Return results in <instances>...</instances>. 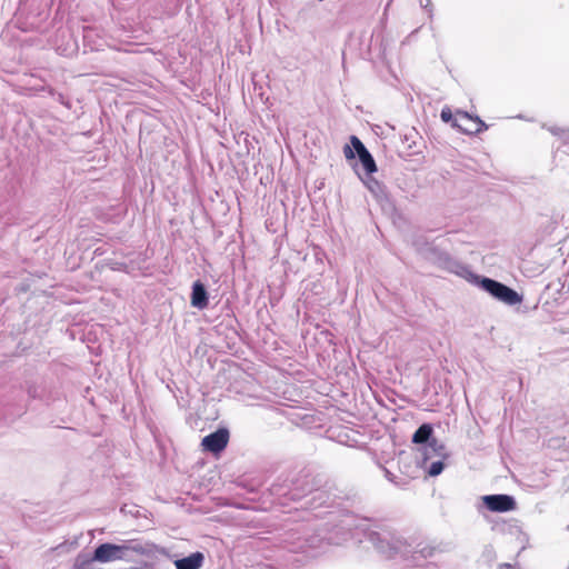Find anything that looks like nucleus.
Here are the masks:
<instances>
[{
    "label": "nucleus",
    "instance_id": "7ed1b4c3",
    "mask_svg": "<svg viewBox=\"0 0 569 569\" xmlns=\"http://www.w3.org/2000/svg\"><path fill=\"white\" fill-rule=\"evenodd\" d=\"M271 493L281 506H288L290 501L300 502V509L316 511L320 508L332 507L333 499L325 489H311L308 477L298 478L290 483H273Z\"/></svg>",
    "mask_w": 569,
    "mask_h": 569
},
{
    "label": "nucleus",
    "instance_id": "20e7f679",
    "mask_svg": "<svg viewBox=\"0 0 569 569\" xmlns=\"http://www.w3.org/2000/svg\"><path fill=\"white\" fill-rule=\"evenodd\" d=\"M325 531L308 520L307 523L298 525L284 533L282 547L289 552L313 556L331 539Z\"/></svg>",
    "mask_w": 569,
    "mask_h": 569
},
{
    "label": "nucleus",
    "instance_id": "4468645a",
    "mask_svg": "<svg viewBox=\"0 0 569 569\" xmlns=\"http://www.w3.org/2000/svg\"><path fill=\"white\" fill-rule=\"evenodd\" d=\"M358 158L367 174H371L377 171L376 161L369 150L362 152Z\"/></svg>",
    "mask_w": 569,
    "mask_h": 569
},
{
    "label": "nucleus",
    "instance_id": "f03ea898",
    "mask_svg": "<svg viewBox=\"0 0 569 569\" xmlns=\"http://www.w3.org/2000/svg\"><path fill=\"white\" fill-rule=\"evenodd\" d=\"M417 251L427 260L449 270L458 276L466 278L471 283L478 286L488 292L495 299L507 306H515L522 301V296L512 288L495 279L473 273L467 266L460 263L450 257L449 253L439 249L431 242L417 240L415 242Z\"/></svg>",
    "mask_w": 569,
    "mask_h": 569
},
{
    "label": "nucleus",
    "instance_id": "9b49d317",
    "mask_svg": "<svg viewBox=\"0 0 569 569\" xmlns=\"http://www.w3.org/2000/svg\"><path fill=\"white\" fill-rule=\"evenodd\" d=\"M432 426L430 423H423L415 431L412 436V442L426 446L427 443H430L431 440H437L436 438L432 437Z\"/></svg>",
    "mask_w": 569,
    "mask_h": 569
},
{
    "label": "nucleus",
    "instance_id": "5701e85b",
    "mask_svg": "<svg viewBox=\"0 0 569 569\" xmlns=\"http://www.w3.org/2000/svg\"><path fill=\"white\" fill-rule=\"evenodd\" d=\"M568 530H569V525H568Z\"/></svg>",
    "mask_w": 569,
    "mask_h": 569
},
{
    "label": "nucleus",
    "instance_id": "39448f33",
    "mask_svg": "<svg viewBox=\"0 0 569 569\" xmlns=\"http://www.w3.org/2000/svg\"><path fill=\"white\" fill-rule=\"evenodd\" d=\"M151 551L152 545L138 539L126 540L121 545L106 542L94 549V559L102 563L116 560L130 561L134 556L149 555Z\"/></svg>",
    "mask_w": 569,
    "mask_h": 569
},
{
    "label": "nucleus",
    "instance_id": "aec40b11",
    "mask_svg": "<svg viewBox=\"0 0 569 569\" xmlns=\"http://www.w3.org/2000/svg\"><path fill=\"white\" fill-rule=\"evenodd\" d=\"M368 187H369V189H370L372 192H375V191H376V189H379V188H380L379 182H378L377 180H373V179L369 181Z\"/></svg>",
    "mask_w": 569,
    "mask_h": 569
},
{
    "label": "nucleus",
    "instance_id": "4be33fe9",
    "mask_svg": "<svg viewBox=\"0 0 569 569\" xmlns=\"http://www.w3.org/2000/svg\"><path fill=\"white\" fill-rule=\"evenodd\" d=\"M322 513H323V512H318V513H315L313 516H315V518H319V517H321V516H322Z\"/></svg>",
    "mask_w": 569,
    "mask_h": 569
},
{
    "label": "nucleus",
    "instance_id": "a211bd4d",
    "mask_svg": "<svg viewBox=\"0 0 569 569\" xmlns=\"http://www.w3.org/2000/svg\"><path fill=\"white\" fill-rule=\"evenodd\" d=\"M382 471L388 481H390L391 483L397 485V486L399 485V482L397 480L398 477L396 475H393L390 470H388L385 467H382Z\"/></svg>",
    "mask_w": 569,
    "mask_h": 569
},
{
    "label": "nucleus",
    "instance_id": "1a4fd4ad",
    "mask_svg": "<svg viewBox=\"0 0 569 569\" xmlns=\"http://www.w3.org/2000/svg\"><path fill=\"white\" fill-rule=\"evenodd\" d=\"M209 297L204 284L201 281H196L192 284L191 291V306L203 310L208 307Z\"/></svg>",
    "mask_w": 569,
    "mask_h": 569
},
{
    "label": "nucleus",
    "instance_id": "f8f14e48",
    "mask_svg": "<svg viewBox=\"0 0 569 569\" xmlns=\"http://www.w3.org/2000/svg\"><path fill=\"white\" fill-rule=\"evenodd\" d=\"M350 146L346 144L343 148V153L347 159H355L356 156H360L362 152H366L368 149L362 143V141L356 137H350Z\"/></svg>",
    "mask_w": 569,
    "mask_h": 569
},
{
    "label": "nucleus",
    "instance_id": "f257e3e1",
    "mask_svg": "<svg viewBox=\"0 0 569 569\" xmlns=\"http://www.w3.org/2000/svg\"><path fill=\"white\" fill-rule=\"evenodd\" d=\"M355 536L360 542H370L378 553L395 560L403 567H422L438 552V548L427 542L412 545L402 535L388 526L361 522L356 527Z\"/></svg>",
    "mask_w": 569,
    "mask_h": 569
},
{
    "label": "nucleus",
    "instance_id": "6e6552de",
    "mask_svg": "<svg viewBox=\"0 0 569 569\" xmlns=\"http://www.w3.org/2000/svg\"><path fill=\"white\" fill-rule=\"evenodd\" d=\"M450 453L447 451L446 446L438 440H431L420 449V463L427 465L433 458L449 459Z\"/></svg>",
    "mask_w": 569,
    "mask_h": 569
},
{
    "label": "nucleus",
    "instance_id": "0eeeda50",
    "mask_svg": "<svg viewBox=\"0 0 569 569\" xmlns=\"http://www.w3.org/2000/svg\"><path fill=\"white\" fill-rule=\"evenodd\" d=\"M229 441V431L226 428H220L214 432L206 436L202 439V447L206 451L211 453L221 452L228 445Z\"/></svg>",
    "mask_w": 569,
    "mask_h": 569
},
{
    "label": "nucleus",
    "instance_id": "f3484780",
    "mask_svg": "<svg viewBox=\"0 0 569 569\" xmlns=\"http://www.w3.org/2000/svg\"><path fill=\"white\" fill-rule=\"evenodd\" d=\"M551 134L559 137L561 139L563 128L557 127V126H543Z\"/></svg>",
    "mask_w": 569,
    "mask_h": 569
},
{
    "label": "nucleus",
    "instance_id": "dca6fc26",
    "mask_svg": "<svg viewBox=\"0 0 569 569\" xmlns=\"http://www.w3.org/2000/svg\"><path fill=\"white\" fill-rule=\"evenodd\" d=\"M94 561H97L94 555L92 557L79 555L73 565V569H94Z\"/></svg>",
    "mask_w": 569,
    "mask_h": 569
},
{
    "label": "nucleus",
    "instance_id": "2eb2a0df",
    "mask_svg": "<svg viewBox=\"0 0 569 569\" xmlns=\"http://www.w3.org/2000/svg\"><path fill=\"white\" fill-rule=\"evenodd\" d=\"M447 459L438 458V460L432 461L429 466L420 463L421 468H423L430 477L439 476L445 469V461Z\"/></svg>",
    "mask_w": 569,
    "mask_h": 569
},
{
    "label": "nucleus",
    "instance_id": "412c9836",
    "mask_svg": "<svg viewBox=\"0 0 569 569\" xmlns=\"http://www.w3.org/2000/svg\"><path fill=\"white\" fill-rule=\"evenodd\" d=\"M561 141H562L565 144H568V143H569V128L563 130V132H562V137H561Z\"/></svg>",
    "mask_w": 569,
    "mask_h": 569
},
{
    "label": "nucleus",
    "instance_id": "ddd939ff",
    "mask_svg": "<svg viewBox=\"0 0 569 569\" xmlns=\"http://www.w3.org/2000/svg\"><path fill=\"white\" fill-rule=\"evenodd\" d=\"M460 116H462L465 119L470 120L475 123L473 129H466L465 132L469 134H478L485 130H487L488 126L479 118V117H471L468 112H459Z\"/></svg>",
    "mask_w": 569,
    "mask_h": 569
},
{
    "label": "nucleus",
    "instance_id": "6ab92c4d",
    "mask_svg": "<svg viewBox=\"0 0 569 569\" xmlns=\"http://www.w3.org/2000/svg\"><path fill=\"white\" fill-rule=\"evenodd\" d=\"M441 120L443 122H449L452 119V113L449 108H443L440 113Z\"/></svg>",
    "mask_w": 569,
    "mask_h": 569
},
{
    "label": "nucleus",
    "instance_id": "9d476101",
    "mask_svg": "<svg viewBox=\"0 0 569 569\" xmlns=\"http://www.w3.org/2000/svg\"><path fill=\"white\" fill-rule=\"evenodd\" d=\"M176 569H200L204 563V555L196 551L187 557L174 560Z\"/></svg>",
    "mask_w": 569,
    "mask_h": 569
},
{
    "label": "nucleus",
    "instance_id": "b1692460",
    "mask_svg": "<svg viewBox=\"0 0 569 569\" xmlns=\"http://www.w3.org/2000/svg\"><path fill=\"white\" fill-rule=\"evenodd\" d=\"M568 569H569V565H568Z\"/></svg>",
    "mask_w": 569,
    "mask_h": 569
},
{
    "label": "nucleus",
    "instance_id": "423d86ee",
    "mask_svg": "<svg viewBox=\"0 0 569 569\" xmlns=\"http://www.w3.org/2000/svg\"><path fill=\"white\" fill-rule=\"evenodd\" d=\"M481 500L491 512H508L517 508L516 499L510 495H486L481 497Z\"/></svg>",
    "mask_w": 569,
    "mask_h": 569
}]
</instances>
